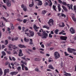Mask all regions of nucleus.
Segmentation results:
<instances>
[{
	"instance_id": "obj_38",
	"label": "nucleus",
	"mask_w": 76,
	"mask_h": 76,
	"mask_svg": "<svg viewBox=\"0 0 76 76\" xmlns=\"http://www.w3.org/2000/svg\"><path fill=\"white\" fill-rule=\"evenodd\" d=\"M62 4L64 6H67V3H66V2H63L62 3Z\"/></svg>"
},
{
	"instance_id": "obj_48",
	"label": "nucleus",
	"mask_w": 76,
	"mask_h": 76,
	"mask_svg": "<svg viewBox=\"0 0 76 76\" xmlns=\"http://www.w3.org/2000/svg\"><path fill=\"white\" fill-rule=\"evenodd\" d=\"M70 6L71 9H72V10H73V5H72V4H71Z\"/></svg>"
},
{
	"instance_id": "obj_9",
	"label": "nucleus",
	"mask_w": 76,
	"mask_h": 76,
	"mask_svg": "<svg viewBox=\"0 0 76 76\" xmlns=\"http://www.w3.org/2000/svg\"><path fill=\"white\" fill-rule=\"evenodd\" d=\"M60 38L62 40L66 41V39H67V37L66 36H61L60 37Z\"/></svg>"
},
{
	"instance_id": "obj_11",
	"label": "nucleus",
	"mask_w": 76,
	"mask_h": 76,
	"mask_svg": "<svg viewBox=\"0 0 76 76\" xmlns=\"http://www.w3.org/2000/svg\"><path fill=\"white\" fill-rule=\"evenodd\" d=\"M29 32L30 34L31 37H33L34 35V32L31 31V30H29Z\"/></svg>"
},
{
	"instance_id": "obj_39",
	"label": "nucleus",
	"mask_w": 76,
	"mask_h": 76,
	"mask_svg": "<svg viewBox=\"0 0 76 76\" xmlns=\"http://www.w3.org/2000/svg\"><path fill=\"white\" fill-rule=\"evenodd\" d=\"M27 21V19H24L23 20V22L24 23H26V21Z\"/></svg>"
},
{
	"instance_id": "obj_6",
	"label": "nucleus",
	"mask_w": 76,
	"mask_h": 76,
	"mask_svg": "<svg viewBox=\"0 0 76 76\" xmlns=\"http://www.w3.org/2000/svg\"><path fill=\"white\" fill-rule=\"evenodd\" d=\"M23 56V54L22 53V50L20 49L19 50V53L18 54V56L19 57H22Z\"/></svg>"
},
{
	"instance_id": "obj_52",
	"label": "nucleus",
	"mask_w": 76,
	"mask_h": 76,
	"mask_svg": "<svg viewBox=\"0 0 76 76\" xmlns=\"http://www.w3.org/2000/svg\"><path fill=\"white\" fill-rule=\"evenodd\" d=\"M28 31H29V29L28 28H27L24 31V32L25 33V32H28Z\"/></svg>"
},
{
	"instance_id": "obj_58",
	"label": "nucleus",
	"mask_w": 76,
	"mask_h": 76,
	"mask_svg": "<svg viewBox=\"0 0 76 76\" xmlns=\"http://www.w3.org/2000/svg\"><path fill=\"white\" fill-rule=\"evenodd\" d=\"M7 52L9 54H11V52L10 51H7Z\"/></svg>"
},
{
	"instance_id": "obj_16",
	"label": "nucleus",
	"mask_w": 76,
	"mask_h": 76,
	"mask_svg": "<svg viewBox=\"0 0 76 76\" xmlns=\"http://www.w3.org/2000/svg\"><path fill=\"white\" fill-rule=\"evenodd\" d=\"M48 67L49 69H52V70H54L55 68L53 67V66L51 65H49L48 66Z\"/></svg>"
},
{
	"instance_id": "obj_8",
	"label": "nucleus",
	"mask_w": 76,
	"mask_h": 76,
	"mask_svg": "<svg viewBox=\"0 0 76 76\" xmlns=\"http://www.w3.org/2000/svg\"><path fill=\"white\" fill-rule=\"evenodd\" d=\"M6 4L7 6H8V7H10L11 6V2L9 1V0H7Z\"/></svg>"
},
{
	"instance_id": "obj_33",
	"label": "nucleus",
	"mask_w": 76,
	"mask_h": 76,
	"mask_svg": "<svg viewBox=\"0 0 76 76\" xmlns=\"http://www.w3.org/2000/svg\"><path fill=\"white\" fill-rule=\"evenodd\" d=\"M34 28L35 29H38V27H37V26L35 25H34Z\"/></svg>"
},
{
	"instance_id": "obj_4",
	"label": "nucleus",
	"mask_w": 76,
	"mask_h": 76,
	"mask_svg": "<svg viewBox=\"0 0 76 76\" xmlns=\"http://www.w3.org/2000/svg\"><path fill=\"white\" fill-rule=\"evenodd\" d=\"M48 37V34L44 32L43 34H42V38H45V39H46L47 38V37Z\"/></svg>"
},
{
	"instance_id": "obj_46",
	"label": "nucleus",
	"mask_w": 76,
	"mask_h": 76,
	"mask_svg": "<svg viewBox=\"0 0 76 76\" xmlns=\"http://www.w3.org/2000/svg\"><path fill=\"white\" fill-rule=\"evenodd\" d=\"M64 54L66 56H69V54H67V53L66 52H65Z\"/></svg>"
},
{
	"instance_id": "obj_10",
	"label": "nucleus",
	"mask_w": 76,
	"mask_h": 76,
	"mask_svg": "<svg viewBox=\"0 0 76 76\" xmlns=\"http://www.w3.org/2000/svg\"><path fill=\"white\" fill-rule=\"evenodd\" d=\"M32 2H31V4H29V6L30 7H32L34 5V0H32Z\"/></svg>"
},
{
	"instance_id": "obj_19",
	"label": "nucleus",
	"mask_w": 76,
	"mask_h": 76,
	"mask_svg": "<svg viewBox=\"0 0 76 76\" xmlns=\"http://www.w3.org/2000/svg\"><path fill=\"white\" fill-rule=\"evenodd\" d=\"M72 20H73V21H74V22H76V17H75L73 16H72Z\"/></svg>"
},
{
	"instance_id": "obj_2",
	"label": "nucleus",
	"mask_w": 76,
	"mask_h": 76,
	"mask_svg": "<svg viewBox=\"0 0 76 76\" xmlns=\"http://www.w3.org/2000/svg\"><path fill=\"white\" fill-rule=\"evenodd\" d=\"M67 50L69 53H72L73 51H74V52L76 51V49L73 48L70 49V48H68Z\"/></svg>"
},
{
	"instance_id": "obj_57",
	"label": "nucleus",
	"mask_w": 76,
	"mask_h": 76,
	"mask_svg": "<svg viewBox=\"0 0 76 76\" xmlns=\"http://www.w3.org/2000/svg\"><path fill=\"white\" fill-rule=\"evenodd\" d=\"M2 7H4V9H5V10H6V6H5L3 5H2Z\"/></svg>"
},
{
	"instance_id": "obj_32",
	"label": "nucleus",
	"mask_w": 76,
	"mask_h": 76,
	"mask_svg": "<svg viewBox=\"0 0 76 76\" xmlns=\"http://www.w3.org/2000/svg\"><path fill=\"white\" fill-rule=\"evenodd\" d=\"M47 12L45 10H44L42 11V13L43 14H44V15H45V14Z\"/></svg>"
},
{
	"instance_id": "obj_30",
	"label": "nucleus",
	"mask_w": 76,
	"mask_h": 76,
	"mask_svg": "<svg viewBox=\"0 0 76 76\" xmlns=\"http://www.w3.org/2000/svg\"><path fill=\"white\" fill-rule=\"evenodd\" d=\"M35 71L38 72H40V71L39 70V69L37 67L35 69Z\"/></svg>"
},
{
	"instance_id": "obj_17",
	"label": "nucleus",
	"mask_w": 76,
	"mask_h": 76,
	"mask_svg": "<svg viewBox=\"0 0 76 76\" xmlns=\"http://www.w3.org/2000/svg\"><path fill=\"white\" fill-rule=\"evenodd\" d=\"M42 28H46L47 29H48V30L50 29V27L44 25L43 26Z\"/></svg>"
},
{
	"instance_id": "obj_7",
	"label": "nucleus",
	"mask_w": 76,
	"mask_h": 76,
	"mask_svg": "<svg viewBox=\"0 0 76 76\" xmlns=\"http://www.w3.org/2000/svg\"><path fill=\"white\" fill-rule=\"evenodd\" d=\"M69 31H70V32L71 33V34H75V30L73 28V27H71L69 30Z\"/></svg>"
},
{
	"instance_id": "obj_12",
	"label": "nucleus",
	"mask_w": 76,
	"mask_h": 76,
	"mask_svg": "<svg viewBox=\"0 0 76 76\" xmlns=\"http://www.w3.org/2000/svg\"><path fill=\"white\" fill-rule=\"evenodd\" d=\"M61 6H60V4H58V12H60L61 11Z\"/></svg>"
},
{
	"instance_id": "obj_59",
	"label": "nucleus",
	"mask_w": 76,
	"mask_h": 76,
	"mask_svg": "<svg viewBox=\"0 0 76 76\" xmlns=\"http://www.w3.org/2000/svg\"><path fill=\"white\" fill-rule=\"evenodd\" d=\"M24 68L26 70H28V67L25 66Z\"/></svg>"
},
{
	"instance_id": "obj_51",
	"label": "nucleus",
	"mask_w": 76,
	"mask_h": 76,
	"mask_svg": "<svg viewBox=\"0 0 76 76\" xmlns=\"http://www.w3.org/2000/svg\"><path fill=\"white\" fill-rule=\"evenodd\" d=\"M49 37L50 38H52L53 37V36H52L51 34H49Z\"/></svg>"
},
{
	"instance_id": "obj_61",
	"label": "nucleus",
	"mask_w": 76,
	"mask_h": 76,
	"mask_svg": "<svg viewBox=\"0 0 76 76\" xmlns=\"http://www.w3.org/2000/svg\"><path fill=\"white\" fill-rule=\"evenodd\" d=\"M9 62H6L5 64V66H7V64H9Z\"/></svg>"
},
{
	"instance_id": "obj_44",
	"label": "nucleus",
	"mask_w": 76,
	"mask_h": 76,
	"mask_svg": "<svg viewBox=\"0 0 76 76\" xmlns=\"http://www.w3.org/2000/svg\"><path fill=\"white\" fill-rule=\"evenodd\" d=\"M74 10L75 11V12L76 13V6H74Z\"/></svg>"
},
{
	"instance_id": "obj_54",
	"label": "nucleus",
	"mask_w": 76,
	"mask_h": 76,
	"mask_svg": "<svg viewBox=\"0 0 76 76\" xmlns=\"http://www.w3.org/2000/svg\"><path fill=\"white\" fill-rule=\"evenodd\" d=\"M67 6L69 7V9H70V4H67Z\"/></svg>"
},
{
	"instance_id": "obj_45",
	"label": "nucleus",
	"mask_w": 76,
	"mask_h": 76,
	"mask_svg": "<svg viewBox=\"0 0 76 76\" xmlns=\"http://www.w3.org/2000/svg\"><path fill=\"white\" fill-rule=\"evenodd\" d=\"M58 1H59V3H60V4H61L63 3V2H62V1H61V0H58Z\"/></svg>"
},
{
	"instance_id": "obj_49",
	"label": "nucleus",
	"mask_w": 76,
	"mask_h": 76,
	"mask_svg": "<svg viewBox=\"0 0 76 76\" xmlns=\"http://www.w3.org/2000/svg\"><path fill=\"white\" fill-rule=\"evenodd\" d=\"M17 69L19 70L21 69V67L20 66H19L17 68Z\"/></svg>"
},
{
	"instance_id": "obj_26",
	"label": "nucleus",
	"mask_w": 76,
	"mask_h": 76,
	"mask_svg": "<svg viewBox=\"0 0 76 76\" xmlns=\"http://www.w3.org/2000/svg\"><path fill=\"white\" fill-rule=\"evenodd\" d=\"M24 40L26 42H28V41H29V39L28 38H24Z\"/></svg>"
},
{
	"instance_id": "obj_50",
	"label": "nucleus",
	"mask_w": 76,
	"mask_h": 76,
	"mask_svg": "<svg viewBox=\"0 0 76 76\" xmlns=\"http://www.w3.org/2000/svg\"><path fill=\"white\" fill-rule=\"evenodd\" d=\"M48 3L47 2H46L45 4V6H48Z\"/></svg>"
},
{
	"instance_id": "obj_21",
	"label": "nucleus",
	"mask_w": 76,
	"mask_h": 76,
	"mask_svg": "<svg viewBox=\"0 0 76 76\" xmlns=\"http://www.w3.org/2000/svg\"><path fill=\"white\" fill-rule=\"evenodd\" d=\"M56 6H55V5H53L52 7V8L53 10L55 11H56Z\"/></svg>"
},
{
	"instance_id": "obj_23",
	"label": "nucleus",
	"mask_w": 76,
	"mask_h": 76,
	"mask_svg": "<svg viewBox=\"0 0 76 76\" xmlns=\"http://www.w3.org/2000/svg\"><path fill=\"white\" fill-rule=\"evenodd\" d=\"M4 72L6 73H9V69H5Z\"/></svg>"
},
{
	"instance_id": "obj_41",
	"label": "nucleus",
	"mask_w": 76,
	"mask_h": 76,
	"mask_svg": "<svg viewBox=\"0 0 76 76\" xmlns=\"http://www.w3.org/2000/svg\"><path fill=\"white\" fill-rule=\"evenodd\" d=\"M11 46H13V45L10 44L8 45V47L9 48H12Z\"/></svg>"
},
{
	"instance_id": "obj_37",
	"label": "nucleus",
	"mask_w": 76,
	"mask_h": 76,
	"mask_svg": "<svg viewBox=\"0 0 76 76\" xmlns=\"http://www.w3.org/2000/svg\"><path fill=\"white\" fill-rule=\"evenodd\" d=\"M45 45L46 47H50V46H51V44L50 43H47Z\"/></svg>"
},
{
	"instance_id": "obj_36",
	"label": "nucleus",
	"mask_w": 76,
	"mask_h": 76,
	"mask_svg": "<svg viewBox=\"0 0 76 76\" xmlns=\"http://www.w3.org/2000/svg\"><path fill=\"white\" fill-rule=\"evenodd\" d=\"M0 75H3V71H2L1 69L0 68Z\"/></svg>"
},
{
	"instance_id": "obj_25",
	"label": "nucleus",
	"mask_w": 76,
	"mask_h": 76,
	"mask_svg": "<svg viewBox=\"0 0 76 76\" xmlns=\"http://www.w3.org/2000/svg\"><path fill=\"white\" fill-rule=\"evenodd\" d=\"M3 26H5V25L4 24L3 22H2V25L0 24V28H3Z\"/></svg>"
},
{
	"instance_id": "obj_62",
	"label": "nucleus",
	"mask_w": 76,
	"mask_h": 76,
	"mask_svg": "<svg viewBox=\"0 0 76 76\" xmlns=\"http://www.w3.org/2000/svg\"><path fill=\"white\" fill-rule=\"evenodd\" d=\"M4 48H5V46H4V45H3L2 46V49H3Z\"/></svg>"
},
{
	"instance_id": "obj_24",
	"label": "nucleus",
	"mask_w": 76,
	"mask_h": 76,
	"mask_svg": "<svg viewBox=\"0 0 76 76\" xmlns=\"http://www.w3.org/2000/svg\"><path fill=\"white\" fill-rule=\"evenodd\" d=\"M65 26V25H64V23H62V25H60L59 27H61V28H62L63 27H64Z\"/></svg>"
},
{
	"instance_id": "obj_63",
	"label": "nucleus",
	"mask_w": 76,
	"mask_h": 76,
	"mask_svg": "<svg viewBox=\"0 0 76 76\" xmlns=\"http://www.w3.org/2000/svg\"><path fill=\"white\" fill-rule=\"evenodd\" d=\"M39 50H40L41 51H44V49L42 48H40L39 49Z\"/></svg>"
},
{
	"instance_id": "obj_53",
	"label": "nucleus",
	"mask_w": 76,
	"mask_h": 76,
	"mask_svg": "<svg viewBox=\"0 0 76 76\" xmlns=\"http://www.w3.org/2000/svg\"><path fill=\"white\" fill-rule=\"evenodd\" d=\"M8 66L10 69H12V67H11V66H10V64L9 63L8 64Z\"/></svg>"
},
{
	"instance_id": "obj_13",
	"label": "nucleus",
	"mask_w": 76,
	"mask_h": 76,
	"mask_svg": "<svg viewBox=\"0 0 76 76\" xmlns=\"http://www.w3.org/2000/svg\"><path fill=\"white\" fill-rule=\"evenodd\" d=\"M62 7L63 9H64V11L66 12L68 11V10H67V8L66 7H65L64 6L62 5Z\"/></svg>"
},
{
	"instance_id": "obj_60",
	"label": "nucleus",
	"mask_w": 76,
	"mask_h": 76,
	"mask_svg": "<svg viewBox=\"0 0 76 76\" xmlns=\"http://www.w3.org/2000/svg\"><path fill=\"white\" fill-rule=\"evenodd\" d=\"M12 59L13 61H16V58H15L14 57H12Z\"/></svg>"
},
{
	"instance_id": "obj_5",
	"label": "nucleus",
	"mask_w": 76,
	"mask_h": 76,
	"mask_svg": "<svg viewBox=\"0 0 76 76\" xmlns=\"http://www.w3.org/2000/svg\"><path fill=\"white\" fill-rule=\"evenodd\" d=\"M24 6V4H22L21 5V8H23V10H24V12H26V10H27V7L26 6Z\"/></svg>"
},
{
	"instance_id": "obj_29",
	"label": "nucleus",
	"mask_w": 76,
	"mask_h": 76,
	"mask_svg": "<svg viewBox=\"0 0 76 76\" xmlns=\"http://www.w3.org/2000/svg\"><path fill=\"white\" fill-rule=\"evenodd\" d=\"M1 19H3L4 20H5V21H6V22H7V19L4 18V17H1Z\"/></svg>"
},
{
	"instance_id": "obj_42",
	"label": "nucleus",
	"mask_w": 76,
	"mask_h": 76,
	"mask_svg": "<svg viewBox=\"0 0 76 76\" xmlns=\"http://www.w3.org/2000/svg\"><path fill=\"white\" fill-rule=\"evenodd\" d=\"M37 34L39 36H40V37H42V34H41V33L38 32Z\"/></svg>"
},
{
	"instance_id": "obj_35",
	"label": "nucleus",
	"mask_w": 76,
	"mask_h": 76,
	"mask_svg": "<svg viewBox=\"0 0 76 76\" xmlns=\"http://www.w3.org/2000/svg\"><path fill=\"white\" fill-rule=\"evenodd\" d=\"M8 44V41L7 40H6L5 41V45H7Z\"/></svg>"
},
{
	"instance_id": "obj_64",
	"label": "nucleus",
	"mask_w": 76,
	"mask_h": 76,
	"mask_svg": "<svg viewBox=\"0 0 76 76\" xmlns=\"http://www.w3.org/2000/svg\"><path fill=\"white\" fill-rule=\"evenodd\" d=\"M41 47H42V48H44V44H42L41 45Z\"/></svg>"
},
{
	"instance_id": "obj_55",
	"label": "nucleus",
	"mask_w": 76,
	"mask_h": 76,
	"mask_svg": "<svg viewBox=\"0 0 76 76\" xmlns=\"http://www.w3.org/2000/svg\"><path fill=\"white\" fill-rule=\"evenodd\" d=\"M18 29L19 30H21V29H22V28H21V27H20V26H18Z\"/></svg>"
},
{
	"instance_id": "obj_15",
	"label": "nucleus",
	"mask_w": 76,
	"mask_h": 76,
	"mask_svg": "<svg viewBox=\"0 0 76 76\" xmlns=\"http://www.w3.org/2000/svg\"><path fill=\"white\" fill-rule=\"evenodd\" d=\"M38 6H42V3L41 1L40 0L39 2L37 3Z\"/></svg>"
},
{
	"instance_id": "obj_27",
	"label": "nucleus",
	"mask_w": 76,
	"mask_h": 76,
	"mask_svg": "<svg viewBox=\"0 0 76 76\" xmlns=\"http://www.w3.org/2000/svg\"><path fill=\"white\" fill-rule=\"evenodd\" d=\"M21 63L22 64H25V65H26V64H27L26 63L23 62V60H22L21 61Z\"/></svg>"
},
{
	"instance_id": "obj_56",
	"label": "nucleus",
	"mask_w": 76,
	"mask_h": 76,
	"mask_svg": "<svg viewBox=\"0 0 76 76\" xmlns=\"http://www.w3.org/2000/svg\"><path fill=\"white\" fill-rule=\"evenodd\" d=\"M52 4H53V3H52V2H51L49 4V6H50V7H51V6H52Z\"/></svg>"
},
{
	"instance_id": "obj_3",
	"label": "nucleus",
	"mask_w": 76,
	"mask_h": 76,
	"mask_svg": "<svg viewBox=\"0 0 76 76\" xmlns=\"http://www.w3.org/2000/svg\"><path fill=\"white\" fill-rule=\"evenodd\" d=\"M54 56L55 57V58L56 59L60 57V54L57 52H55Z\"/></svg>"
},
{
	"instance_id": "obj_43",
	"label": "nucleus",
	"mask_w": 76,
	"mask_h": 76,
	"mask_svg": "<svg viewBox=\"0 0 76 76\" xmlns=\"http://www.w3.org/2000/svg\"><path fill=\"white\" fill-rule=\"evenodd\" d=\"M10 75H11L12 76H13L14 75V72H12L10 73Z\"/></svg>"
},
{
	"instance_id": "obj_20",
	"label": "nucleus",
	"mask_w": 76,
	"mask_h": 76,
	"mask_svg": "<svg viewBox=\"0 0 76 76\" xmlns=\"http://www.w3.org/2000/svg\"><path fill=\"white\" fill-rule=\"evenodd\" d=\"M25 34H26L27 36L28 37H31V34L25 32Z\"/></svg>"
},
{
	"instance_id": "obj_1",
	"label": "nucleus",
	"mask_w": 76,
	"mask_h": 76,
	"mask_svg": "<svg viewBox=\"0 0 76 76\" xmlns=\"http://www.w3.org/2000/svg\"><path fill=\"white\" fill-rule=\"evenodd\" d=\"M48 24L49 26H51L52 25H54V20L52 19H50L48 22Z\"/></svg>"
},
{
	"instance_id": "obj_14",
	"label": "nucleus",
	"mask_w": 76,
	"mask_h": 76,
	"mask_svg": "<svg viewBox=\"0 0 76 76\" xmlns=\"http://www.w3.org/2000/svg\"><path fill=\"white\" fill-rule=\"evenodd\" d=\"M18 46L20 48H26V47L24 45H22L21 44H20L18 45Z\"/></svg>"
},
{
	"instance_id": "obj_22",
	"label": "nucleus",
	"mask_w": 76,
	"mask_h": 76,
	"mask_svg": "<svg viewBox=\"0 0 76 76\" xmlns=\"http://www.w3.org/2000/svg\"><path fill=\"white\" fill-rule=\"evenodd\" d=\"M61 16H62V17H64V18H66V15L64 14H63V13H61Z\"/></svg>"
},
{
	"instance_id": "obj_28",
	"label": "nucleus",
	"mask_w": 76,
	"mask_h": 76,
	"mask_svg": "<svg viewBox=\"0 0 76 76\" xmlns=\"http://www.w3.org/2000/svg\"><path fill=\"white\" fill-rule=\"evenodd\" d=\"M11 28L12 29H14L15 28V27L13 26V24L12 23L11 24Z\"/></svg>"
},
{
	"instance_id": "obj_18",
	"label": "nucleus",
	"mask_w": 76,
	"mask_h": 76,
	"mask_svg": "<svg viewBox=\"0 0 76 76\" xmlns=\"http://www.w3.org/2000/svg\"><path fill=\"white\" fill-rule=\"evenodd\" d=\"M58 32H59V30L56 29L54 33L55 34H58Z\"/></svg>"
},
{
	"instance_id": "obj_40",
	"label": "nucleus",
	"mask_w": 76,
	"mask_h": 76,
	"mask_svg": "<svg viewBox=\"0 0 76 76\" xmlns=\"http://www.w3.org/2000/svg\"><path fill=\"white\" fill-rule=\"evenodd\" d=\"M63 32H64V31L63 30L62 31H61L60 33H59V35L63 34Z\"/></svg>"
},
{
	"instance_id": "obj_31",
	"label": "nucleus",
	"mask_w": 76,
	"mask_h": 76,
	"mask_svg": "<svg viewBox=\"0 0 76 76\" xmlns=\"http://www.w3.org/2000/svg\"><path fill=\"white\" fill-rule=\"evenodd\" d=\"M17 20L18 21H19V22H22V21H23V20L20 19V18H17Z\"/></svg>"
},
{
	"instance_id": "obj_47",
	"label": "nucleus",
	"mask_w": 76,
	"mask_h": 76,
	"mask_svg": "<svg viewBox=\"0 0 76 76\" xmlns=\"http://www.w3.org/2000/svg\"><path fill=\"white\" fill-rule=\"evenodd\" d=\"M14 75H16L18 73V72H14Z\"/></svg>"
},
{
	"instance_id": "obj_34",
	"label": "nucleus",
	"mask_w": 76,
	"mask_h": 76,
	"mask_svg": "<svg viewBox=\"0 0 76 76\" xmlns=\"http://www.w3.org/2000/svg\"><path fill=\"white\" fill-rule=\"evenodd\" d=\"M2 55L4 56H6V53L4 51H2Z\"/></svg>"
}]
</instances>
